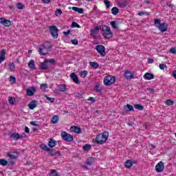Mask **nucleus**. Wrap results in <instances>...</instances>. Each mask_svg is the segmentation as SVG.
<instances>
[{"label":"nucleus","mask_w":176,"mask_h":176,"mask_svg":"<svg viewBox=\"0 0 176 176\" xmlns=\"http://www.w3.org/2000/svg\"><path fill=\"white\" fill-rule=\"evenodd\" d=\"M52 50V43L45 41L43 44L39 46L38 53L41 56H46Z\"/></svg>","instance_id":"obj_1"},{"label":"nucleus","mask_w":176,"mask_h":176,"mask_svg":"<svg viewBox=\"0 0 176 176\" xmlns=\"http://www.w3.org/2000/svg\"><path fill=\"white\" fill-rule=\"evenodd\" d=\"M100 30L103 32L102 36L106 39H109L113 36V33L111 31V28L107 25H102L100 26Z\"/></svg>","instance_id":"obj_2"},{"label":"nucleus","mask_w":176,"mask_h":176,"mask_svg":"<svg viewBox=\"0 0 176 176\" xmlns=\"http://www.w3.org/2000/svg\"><path fill=\"white\" fill-rule=\"evenodd\" d=\"M154 24L155 27L161 31V32H166L167 31V28L168 25L166 23H160V19H154Z\"/></svg>","instance_id":"obj_3"},{"label":"nucleus","mask_w":176,"mask_h":176,"mask_svg":"<svg viewBox=\"0 0 176 176\" xmlns=\"http://www.w3.org/2000/svg\"><path fill=\"white\" fill-rule=\"evenodd\" d=\"M40 148L43 151H45V152H48L51 155V156H61V153L60 151L54 152V149H50V148L47 147V145L46 144H41Z\"/></svg>","instance_id":"obj_4"},{"label":"nucleus","mask_w":176,"mask_h":176,"mask_svg":"<svg viewBox=\"0 0 176 176\" xmlns=\"http://www.w3.org/2000/svg\"><path fill=\"white\" fill-rule=\"evenodd\" d=\"M56 63V60L51 58V59H45L43 63H41L40 65V67L41 69H43L44 71H46L49 69V67L50 65L54 64Z\"/></svg>","instance_id":"obj_5"},{"label":"nucleus","mask_w":176,"mask_h":176,"mask_svg":"<svg viewBox=\"0 0 176 176\" xmlns=\"http://www.w3.org/2000/svg\"><path fill=\"white\" fill-rule=\"evenodd\" d=\"M109 135V133L108 132H103L102 134H98L96 135V140L98 141L100 145H102V144H105L107 142V140H108V137Z\"/></svg>","instance_id":"obj_6"},{"label":"nucleus","mask_w":176,"mask_h":176,"mask_svg":"<svg viewBox=\"0 0 176 176\" xmlns=\"http://www.w3.org/2000/svg\"><path fill=\"white\" fill-rule=\"evenodd\" d=\"M60 137H62L63 141H66V142H72V141H74V135L65 131H63L60 133Z\"/></svg>","instance_id":"obj_7"},{"label":"nucleus","mask_w":176,"mask_h":176,"mask_svg":"<svg viewBox=\"0 0 176 176\" xmlns=\"http://www.w3.org/2000/svg\"><path fill=\"white\" fill-rule=\"evenodd\" d=\"M49 28L52 38H54V39H57L58 38V29L56 25H52L50 26Z\"/></svg>","instance_id":"obj_8"},{"label":"nucleus","mask_w":176,"mask_h":176,"mask_svg":"<svg viewBox=\"0 0 176 176\" xmlns=\"http://www.w3.org/2000/svg\"><path fill=\"white\" fill-rule=\"evenodd\" d=\"M116 80V78L112 76H106L104 79V83L105 86H111L113 85V82Z\"/></svg>","instance_id":"obj_9"},{"label":"nucleus","mask_w":176,"mask_h":176,"mask_svg":"<svg viewBox=\"0 0 176 176\" xmlns=\"http://www.w3.org/2000/svg\"><path fill=\"white\" fill-rule=\"evenodd\" d=\"M100 30V27L96 26L94 29L90 30L91 36H93L94 39H97V38H98Z\"/></svg>","instance_id":"obj_10"},{"label":"nucleus","mask_w":176,"mask_h":176,"mask_svg":"<svg viewBox=\"0 0 176 176\" xmlns=\"http://www.w3.org/2000/svg\"><path fill=\"white\" fill-rule=\"evenodd\" d=\"M96 50H97L98 53L100 54V56L102 57H105V47L102 45H99L96 46Z\"/></svg>","instance_id":"obj_11"},{"label":"nucleus","mask_w":176,"mask_h":176,"mask_svg":"<svg viewBox=\"0 0 176 176\" xmlns=\"http://www.w3.org/2000/svg\"><path fill=\"white\" fill-rule=\"evenodd\" d=\"M96 162V158L93 157H89L87 162H85V164L82 165L81 167H83L84 168H88V166H90L91 164H93V163Z\"/></svg>","instance_id":"obj_12"},{"label":"nucleus","mask_w":176,"mask_h":176,"mask_svg":"<svg viewBox=\"0 0 176 176\" xmlns=\"http://www.w3.org/2000/svg\"><path fill=\"white\" fill-rule=\"evenodd\" d=\"M0 23L4 27H10L12 25V22L5 18H0Z\"/></svg>","instance_id":"obj_13"},{"label":"nucleus","mask_w":176,"mask_h":176,"mask_svg":"<svg viewBox=\"0 0 176 176\" xmlns=\"http://www.w3.org/2000/svg\"><path fill=\"white\" fill-rule=\"evenodd\" d=\"M155 170L157 173H162L164 170V163L163 162H160L156 166H155Z\"/></svg>","instance_id":"obj_14"},{"label":"nucleus","mask_w":176,"mask_h":176,"mask_svg":"<svg viewBox=\"0 0 176 176\" xmlns=\"http://www.w3.org/2000/svg\"><path fill=\"white\" fill-rule=\"evenodd\" d=\"M26 93L28 96L32 97V96L36 93V89H35L34 87H30L27 89Z\"/></svg>","instance_id":"obj_15"},{"label":"nucleus","mask_w":176,"mask_h":176,"mask_svg":"<svg viewBox=\"0 0 176 176\" xmlns=\"http://www.w3.org/2000/svg\"><path fill=\"white\" fill-rule=\"evenodd\" d=\"M70 78L72 79L73 82L76 85H80V80H79V78L75 73H72L70 74Z\"/></svg>","instance_id":"obj_16"},{"label":"nucleus","mask_w":176,"mask_h":176,"mask_svg":"<svg viewBox=\"0 0 176 176\" xmlns=\"http://www.w3.org/2000/svg\"><path fill=\"white\" fill-rule=\"evenodd\" d=\"M124 76L126 79H134V74L129 70L124 72Z\"/></svg>","instance_id":"obj_17"},{"label":"nucleus","mask_w":176,"mask_h":176,"mask_svg":"<svg viewBox=\"0 0 176 176\" xmlns=\"http://www.w3.org/2000/svg\"><path fill=\"white\" fill-rule=\"evenodd\" d=\"M71 131H73L74 133H76V134H80L82 133V129H80V127L76 126H72L70 128Z\"/></svg>","instance_id":"obj_18"},{"label":"nucleus","mask_w":176,"mask_h":176,"mask_svg":"<svg viewBox=\"0 0 176 176\" xmlns=\"http://www.w3.org/2000/svg\"><path fill=\"white\" fill-rule=\"evenodd\" d=\"M137 164L136 161H131L130 160H128L125 164H124V166L126 167V168H130V167H132L133 164Z\"/></svg>","instance_id":"obj_19"},{"label":"nucleus","mask_w":176,"mask_h":176,"mask_svg":"<svg viewBox=\"0 0 176 176\" xmlns=\"http://www.w3.org/2000/svg\"><path fill=\"white\" fill-rule=\"evenodd\" d=\"M10 140H14V141H17V140H20V134L19 133H14L10 135Z\"/></svg>","instance_id":"obj_20"},{"label":"nucleus","mask_w":176,"mask_h":176,"mask_svg":"<svg viewBox=\"0 0 176 176\" xmlns=\"http://www.w3.org/2000/svg\"><path fill=\"white\" fill-rule=\"evenodd\" d=\"M110 24L114 30H118L119 28V21H113L110 22Z\"/></svg>","instance_id":"obj_21"},{"label":"nucleus","mask_w":176,"mask_h":176,"mask_svg":"<svg viewBox=\"0 0 176 176\" xmlns=\"http://www.w3.org/2000/svg\"><path fill=\"white\" fill-rule=\"evenodd\" d=\"M72 10L74 12H77V13H79L80 14H83L85 13V10L83 8H78V7H73L72 8Z\"/></svg>","instance_id":"obj_22"},{"label":"nucleus","mask_w":176,"mask_h":176,"mask_svg":"<svg viewBox=\"0 0 176 176\" xmlns=\"http://www.w3.org/2000/svg\"><path fill=\"white\" fill-rule=\"evenodd\" d=\"M57 145V141L53 140V139H50V141L48 142V146L50 148H54Z\"/></svg>","instance_id":"obj_23"},{"label":"nucleus","mask_w":176,"mask_h":176,"mask_svg":"<svg viewBox=\"0 0 176 176\" xmlns=\"http://www.w3.org/2000/svg\"><path fill=\"white\" fill-rule=\"evenodd\" d=\"M144 78L147 80H151V79H154L155 76L151 73H146L144 76Z\"/></svg>","instance_id":"obj_24"},{"label":"nucleus","mask_w":176,"mask_h":176,"mask_svg":"<svg viewBox=\"0 0 176 176\" xmlns=\"http://www.w3.org/2000/svg\"><path fill=\"white\" fill-rule=\"evenodd\" d=\"M124 109L125 111H126V112L134 111V107H133V106L131 104H127L126 105H124Z\"/></svg>","instance_id":"obj_25"},{"label":"nucleus","mask_w":176,"mask_h":176,"mask_svg":"<svg viewBox=\"0 0 176 176\" xmlns=\"http://www.w3.org/2000/svg\"><path fill=\"white\" fill-rule=\"evenodd\" d=\"M58 120H60V117H58L57 115H55L52 117L51 122L53 124H56V123H58Z\"/></svg>","instance_id":"obj_26"},{"label":"nucleus","mask_w":176,"mask_h":176,"mask_svg":"<svg viewBox=\"0 0 176 176\" xmlns=\"http://www.w3.org/2000/svg\"><path fill=\"white\" fill-rule=\"evenodd\" d=\"M5 54H6V52L5 51V49L1 50V54H0V64L5 60Z\"/></svg>","instance_id":"obj_27"},{"label":"nucleus","mask_w":176,"mask_h":176,"mask_svg":"<svg viewBox=\"0 0 176 176\" xmlns=\"http://www.w3.org/2000/svg\"><path fill=\"white\" fill-rule=\"evenodd\" d=\"M60 89H55V91L56 93H58V91H65L67 90V85H59Z\"/></svg>","instance_id":"obj_28"},{"label":"nucleus","mask_w":176,"mask_h":176,"mask_svg":"<svg viewBox=\"0 0 176 176\" xmlns=\"http://www.w3.org/2000/svg\"><path fill=\"white\" fill-rule=\"evenodd\" d=\"M30 109H35L36 108V100H32V102L29 104Z\"/></svg>","instance_id":"obj_29"},{"label":"nucleus","mask_w":176,"mask_h":176,"mask_svg":"<svg viewBox=\"0 0 176 176\" xmlns=\"http://www.w3.org/2000/svg\"><path fill=\"white\" fill-rule=\"evenodd\" d=\"M50 176H60V174L56 169H52L50 172Z\"/></svg>","instance_id":"obj_30"},{"label":"nucleus","mask_w":176,"mask_h":176,"mask_svg":"<svg viewBox=\"0 0 176 176\" xmlns=\"http://www.w3.org/2000/svg\"><path fill=\"white\" fill-rule=\"evenodd\" d=\"M8 67L11 71V72H14L15 69H16V65H14V63H10L8 64Z\"/></svg>","instance_id":"obj_31"},{"label":"nucleus","mask_w":176,"mask_h":176,"mask_svg":"<svg viewBox=\"0 0 176 176\" xmlns=\"http://www.w3.org/2000/svg\"><path fill=\"white\" fill-rule=\"evenodd\" d=\"M28 67L29 68L34 69L35 68V61H34V60H30L28 63Z\"/></svg>","instance_id":"obj_32"},{"label":"nucleus","mask_w":176,"mask_h":176,"mask_svg":"<svg viewBox=\"0 0 176 176\" xmlns=\"http://www.w3.org/2000/svg\"><path fill=\"white\" fill-rule=\"evenodd\" d=\"M89 65L91 67H92V68H94V69H97V68H98V67H100V65H98L96 62H89Z\"/></svg>","instance_id":"obj_33"},{"label":"nucleus","mask_w":176,"mask_h":176,"mask_svg":"<svg viewBox=\"0 0 176 176\" xmlns=\"http://www.w3.org/2000/svg\"><path fill=\"white\" fill-rule=\"evenodd\" d=\"M111 13L112 14H113L114 16H116V14H118V13H119V8H118V7H113L111 9Z\"/></svg>","instance_id":"obj_34"},{"label":"nucleus","mask_w":176,"mask_h":176,"mask_svg":"<svg viewBox=\"0 0 176 176\" xmlns=\"http://www.w3.org/2000/svg\"><path fill=\"white\" fill-rule=\"evenodd\" d=\"M87 71L84 70L82 72H80L79 75L81 76V78H86V76H87Z\"/></svg>","instance_id":"obj_35"},{"label":"nucleus","mask_w":176,"mask_h":176,"mask_svg":"<svg viewBox=\"0 0 176 176\" xmlns=\"http://www.w3.org/2000/svg\"><path fill=\"white\" fill-rule=\"evenodd\" d=\"M134 108L135 109H138V111H142L144 109V106L140 104H134Z\"/></svg>","instance_id":"obj_36"},{"label":"nucleus","mask_w":176,"mask_h":176,"mask_svg":"<svg viewBox=\"0 0 176 176\" xmlns=\"http://www.w3.org/2000/svg\"><path fill=\"white\" fill-rule=\"evenodd\" d=\"M82 149L85 151H90V149H91V145L85 144V145L83 146Z\"/></svg>","instance_id":"obj_37"},{"label":"nucleus","mask_w":176,"mask_h":176,"mask_svg":"<svg viewBox=\"0 0 176 176\" xmlns=\"http://www.w3.org/2000/svg\"><path fill=\"white\" fill-rule=\"evenodd\" d=\"M8 102L11 105H14V103L16 102V99H14L13 97H9Z\"/></svg>","instance_id":"obj_38"},{"label":"nucleus","mask_w":176,"mask_h":176,"mask_svg":"<svg viewBox=\"0 0 176 176\" xmlns=\"http://www.w3.org/2000/svg\"><path fill=\"white\" fill-rule=\"evenodd\" d=\"M165 103L166 104V105H168L169 107L174 105V101H173V100H171V99L166 100Z\"/></svg>","instance_id":"obj_39"},{"label":"nucleus","mask_w":176,"mask_h":176,"mask_svg":"<svg viewBox=\"0 0 176 176\" xmlns=\"http://www.w3.org/2000/svg\"><path fill=\"white\" fill-rule=\"evenodd\" d=\"M0 166H8V161L6 160H0Z\"/></svg>","instance_id":"obj_40"},{"label":"nucleus","mask_w":176,"mask_h":176,"mask_svg":"<svg viewBox=\"0 0 176 176\" xmlns=\"http://www.w3.org/2000/svg\"><path fill=\"white\" fill-rule=\"evenodd\" d=\"M10 82H11L12 85H14L16 83V77L13 76H10Z\"/></svg>","instance_id":"obj_41"},{"label":"nucleus","mask_w":176,"mask_h":176,"mask_svg":"<svg viewBox=\"0 0 176 176\" xmlns=\"http://www.w3.org/2000/svg\"><path fill=\"white\" fill-rule=\"evenodd\" d=\"M72 28H80V25H79V24H78V23L72 22Z\"/></svg>","instance_id":"obj_42"},{"label":"nucleus","mask_w":176,"mask_h":176,"mask_svg":"<svg viewBox=\"0 0 176 176\" xmlns=\"http://www.w3.org/2000/svg\"><path fill=\"white\" fill-rule=\"evenodd\" d=\"M104 3L106 6L107 9H109V6H111V1L108 0H104Z\"/></svg>","instance_id":"obj_43"},{"label":"nucleus","mask_w":176,"mask_h":176,"mask_svg":"<svg viewBox=\"0 0 176 176\" xmlns=\"http://www.w3.org/2000/svg\"><path fill=\"white\" fill-rule=\"evenodd\" d=\"M16 8L19 10H21L24 9V5H23V3H18Z\"/></svg>","instance_id":"obj_44"},{"label":"nucleus","mask_w":176,"mask_h":176,"mask_svg":"<svg viewBox=\"0 0 176 176\" xmlns=\"http://www.w3.org/2000/svg\"><path fill=\"white\" fill-rule=\"evenodd\" d=\"M96 91L101 93L102 91V88L100 87V85H96L95 87Z\"/></svg>","instance_id":"obj_45"},{"label":"nucleus","mask_w":176,"mask_h":176,"mask_svg":"<svg viewBox=\"0 0 176 176\" xmlns=\"http://www.w3.org/2000/svg\"><path fill=\"white\" fill-rule=\"evenodd\" d=\"M8 157H10V159H16L17 157L16 155L10 153H8Z\"/></svg>","instance_id":"obj_46"},{"label":"nucleus","mask_w":176,"mask_h":176,"mask_svg":"<svg viewBox=\"0 0 176 176\" xmlns=\"http://www.w3.org/2000/svg\"><path fill=\"white\" fill-rule=\"evenodd\" d=\"M45 98H47V101H50V102H54V98H50L47 96H45Z\"/></svg>","instance_id":"obj_47"},{"label":"nucleus","mask_w":176,"mask_h":176,"mask_svg":"<svg viewBox=\"0 0 176 176\" xmlns=\"http://www.w3.org/2000/svg\"><path fill=\"white\" fill-rule=\"evenodd\" d=\"M71 42L73 45H77L79 43V41L76 39H72L71 40Z\"/></svg>","instance_id":"obj_48"},{"label":"nucleus","mask_w":176,"mask_h":176,"mask_svg":"<svg viewBox=\"0 0 176 176\" xmlns=\"http://www.w3.org/2000/svg\"><path fill=\"white\" fill-rule=\"evenodd\" d=\"M159 67L161 69H164V68H167V65L162 63V64H160Z\"/></svg>","instance_id":"obj_49"},{"label":"nucleus","mask_w":176,"mask_h":176,"mask_svg":"<svg viewBox=\"0 0 176 176\" xmlns=\"http://www.w3.org/2000/svg\"><path fill=\"white\" fill-rule=\"evenodd\" d=\"M170 53H172L173 54H176V50L174 47H172L169 50Z\"/></svg>","instance_id":"obj_50"},{"label":"nucleus","mask_w":176,"mask_h":176,"mask_svg":"<svg viewBox=\"0 0 176 176\" xmlns=\"http://www.w3.org/2000/svg\"><path fill=\"white\" fill-rule=\"evenodd\" d=\"M118 5L120 6V8H126V6H127L126 3H119Z\"/></svg>","instance_id":"obj_51"},{"label":"nucleus","mask_w":176,"mask_h":176,"mask_svg":"<svg viewBox=\"0 0 176 176\" xmlns=\"http://www.w3.org/2000/svg\"><path fill=\"white\" fill-rule=\"evenodd\" d=\"M166 5H167V6H168L169 8H170L171 9H173V8H174V5H173V4L171 3V1H168V2L166 3Z\"/></svg>","instance_id":"obj_52"},{"label":"nucleus","mask_w":176,"mask_h":176,"mask_svg":"<svg viewBox=\"0 0 176 176\" xmlns=\"http://www.w3.org/2000/svg\"><path fill=\"white\" fill-rule=\"evenodd\" d=\"M41 89H47V84H41Z\"/></svg>","instance_id":"obj_53"},{"label":"nucleus","mask_w":176,"mask_h":176,"mask_svg":"<svg viewBox=\"0 0 176 176\" xmlns=\"http://www.w3.org/2000/svg\"><path fill=\"white\" fill-rule=\"evenodd\" d=\"M71 34V30H68L67 32H63V34H65L66 36H68Z\"/></svg>","instance_id":"obj_54"},{"label":"nucleus","mask_w":176,"mask_h":176,"mask_svg":"<svg viewBox=\"0 0 176 176\" xmlns=\"http://www.w3.org/2000/svg\"><path fill=\"white\" fill-rule=\"evenodd\" d=\"M25 133L30 134V128H28V126L25 127Z\"/></svg>","instance_id":"obj_55"},{"label":"nucleus","mask_w":176,"mask_h":176,"mask_svg":"<svg viewBox=\"0 0 176 176\" xmlns=\"http://www.w3.org/2000/svg\"><path fill=\"white\" fill-rule=\"evenodd\" d=\"M88 101H91V102H96V100H94V98L93 97L89 98Z\"/></svg>","instance_id":"obj_56"},{"label":"nucleus","mask_w":176,"mask_h":176,"mask_svg":"<svg viewBox=\"0 0 176 176\" xmlns=\"http://www.w3.org/2000/svg\"><path fill=\"white\" fill-rule=\"evenodd\" d=\"M172 76L176 80V70L172 72Z\"/></svg>","instance_id":"obj_57"},{"label":"nucleus","mask_w":176,"mask_h":176,"mask_svg":"<svg viewBox=\"0 0 176 176\" xmlns=\"http://www.w3.org/2000/svg\"><path fill=\"white\" fill-rule=\"evenodd\" d=\"M27 137V135H25V133H23L22 134H21L20 135V140L21 138H25Z\"/></svg>","instance_id":"obj_58"},{"label":"nucleus","mask_w":176,"mask_h":176,"mask_svg":"<svg viewBox=\"0 0 176 176\" xmlns=\"http://www.w3.org/2000/svg\"><path fill=\"white\" fill-rule=\"evenodd\" d=\"M43 3H50L52 2V0H42Z\"/></svg>","instance_id":"obj_59"},{"label":"nucleus","mask_w":176,"mask_h":176,"mask_svg":"<svg viewBox=\"0 0 176 176\" xmlns=\"http://www.w3.org/2000/svg\"><path fill=\"white\" fill-rule=\"evenodd\" d=\"M30 124H32V126H38V124H36V122L35 121L30 122Z\"/></svg>","instance_id":"obj_60"},{"label":"nucleus","mask_w":176,"mask_h":176,"mask_svg":"<svg viewBox=\"0 0 176 176\" xmlns=\"http://www.w3.org/2000/svg\"><path fill=\"white\" fill-rule=\"evenodd\" d=\"M154 60L153 59H152V58H148V63L149 64H153V63H154Z\"/></svg>","instance_id":"obj_61"},{"label":"nucleus","mask_w":176,"mask_h":176,"mask_svg":"<svg viewBox=\"0 0 176 176\" xmlns=\"http://www.w3.org/2000/svg\"><path fill=\"white\" fill-rule=\"evenodd\" d=\"M56 13H58V14H63V11H61L60 9H57Z\"/></svg>","instance_id":"obj_62"},{"label":"nucleus","mask_w":176,"mask_h":176,"mask_svg":"<svg viewBox=\"0 0 176 176\" xmlns=\"http://www.w3.org/2000/svg\"><path fill=\"white\" fill-rule=\"evenodd\" d=\"M76 97H78V98H82V94H79V93H77L76 94Z\"/></svg>","instance_id":"obj_63"},{"label":"nucleus","mask_w":176,"mask_h":176,"mask_svg":"<svg viewBox=\"0 0 176 176\" xmlns=\"http://www.w3.org/2000/svg\"><path fill=\"white\" fill-rule=\"evenodd\" d=\"M138 16H145V12H140L138 13Z\"/></svg>","instance_id":"obj_64"}]
</instances>
